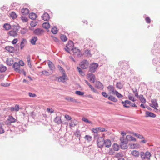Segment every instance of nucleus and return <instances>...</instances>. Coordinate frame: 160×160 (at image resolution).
Listing matches in <instances>:
<instances>
[{"label": "nucleus", "instance_id": "obj_44", "mask_svg": "<svg viewBox=\"0 0 160 160\" xmlns=\"http://www.w3.org/2000/svg\"><path fill=\"white\" fill-rule=\"evenodd\" d=\"M61 39L63 42H66L67 40V38L65 35H62L61 36Z\"/></svg>", "mask_w": 160, "mask_h": 160}, {"label": "nucleus", "instance_id": "obj_33", "mask_svg": "<svg viewBox=\"0 0 160 160\" xmlns=\"http://www.w3.org/2000/svg\"><path fill=\"white\" fill-rule=\"evenodd\" d=\"M3 28L6 30H8L11 28V25L8 23H5L3 25Z\"/></svg>", "mask_w": 160, "mask_h": 160}, {"label": "nucleus", "instance_id": "obj_57", "mask_svg": "<svg viewBox=\"0 0 160 160\" xmlns=\"http://www.w3.org/2000/svg\"><path fill=\"white\" fill-rule=\"evenodd\" d=\"M90 81L91 82L94 83L95 82V75H93L92 77L90 78Z\"/></svg>", "mask_w": 160, "mask_h": 160}, {"label": "nucleus", "instance_id": "obj_61", "mask_svg": "<svg viewBox=\"0 0 160 160\" xmlns=\"http://www.w3.org/2000/svg\"><path fill=\"white\" fill-rule=\"evenodd\" d=\"M28 95L29 96L31 97H35L36 96V95L35 94L32 93L31 92H29Z\"/></svg>", "mask_w": 160, "mask_h": 160}, {"label": "nucleus", "instance_id": "obj_62", "mask_svg": "<svg viewBox=\"0 0 160 160\" xmlns=\"http://www.w3.org/2000/svg\"><path fill=\"white\" fill-rule=\"evenodd\" d=\"M145 20L147 23H149L151 22V19L150 18L148 17H147L145 18Z\"/></svg>", "mask_w": 160, "mask_h": 160}, {"label": "nucleus", "instance_id": "obj_52", "mask_svg": "<svg viewBox=\"0 0 160 160\" xmlns=\"http://www.w3.org/2000/svg\"><path fill=\"white\" fill-rule=\"evenodd\" d=\"M132 90L133 91V92L135 94V96L136 97H138L139 96L137 89L135 88L134 89H132Z\"/></svg>", "mask_w": 160, "mask_h": 160}, {"label": "nucleus", "instance_id": "obj_24", "mask_svg": "<svg viewBox=\"0 0 160 160\" xmlns=\"http://www.w3.org/2000/svg\"><path fill=\"white\" fill-rule=\"evenodd\" d=\"M108 89L109 90V91L111 92L113 94H115V90L114 87L111 85H109L108 87Z\"/></svg>", "mask_w": 160, "mask_h": 160}, {"label": "nucleus", "instance_id": "obj_8", "mask_svg": "<svg viewBox=\"0 0 160 160\" xmlns=\"http://www.w3.org/2000/svg\"><path fill=\"white\" fill-rule=\"evenodd\" d=\"M44 30L41 28H38L35 29L33 33L38 36L41 35L44 32Z\"/></svg>", "mask_w": 160, "mask_h": 160}, {"label": "nucleus", "instance_id": "obj_25", "mask_svg": "<svg viewBox=\"0 0 160 160\" xmlns=\"http://www.w3.org/2000/svg\"><path fill=\"white\" fill-rule=\"evenodd\" d=\"M54 121L58 124H60L62 122L60 117L58 116H57L54 119Z\"/></svg>", "mask_w": 160, "mask_h": 160}, {"label": "nucleus", "instance_id": "obj_4", "mask_svg": "<svg viewBox=\"0 0 160 160\" xmlns=\"http://www.w3.org/2000/svg\"><path fill=\"white\" fill-rule=\"evenodd\" d=\"M98 66V63L94 62L92 63L89 66V71L92 73L96 71Z\"/></svg>", "mask_w": 160, "mask_h": 160}, {"label": "nucleus", "instance_id": "obj_41", "mask_svg": "<svg viewBox=\"0 0 160 160\" xmlns=\"http://www.w3.org/2000/svg\"><path fill=\"white\" fill-rule=\"evenodd\" d=\"M71 51H72L74 53H78L80 52V50L79 49L77 48L76 47H73Z\"/></svg>", "mask_w": 160, "mask_h": 160}, {"label": "nucleus", "instance_id": "obj_5", "mask_svg": "<svg viewBox=\"0 0 160 160\" xmlns=\"http://www.w3.org/2000/svg\"><path fill=\"white\" fill-rule=\"evenodd\" d=\"M89 65V63L86 60H84L81 62L79 64V66L81 68L83 69H86Z\"/></svg>", "mask_w": 160, "mask_h": 160}, {"label": "nucleus", "instance_id": "obj_43", "mask_svg": "<svg viewBox=\"0 0 160 160\" xmlns=\"http://www.w3.org/2000/svg\"><path fill=\"white\" fill-rule=\"evenodd\" d=\"M123 153L122 152H120L116 154L115 155V157L119 158L123 157Z\"/></svg>", "mask_w": 160, "mask_h": 160}, {"label": "nucleus", "instance_id": "obj_1", "mask_svg": "<svg viewBox=\"0 0 160 160\" xmlns=\"http://www.w3.org/2000/svg\"><path fill=\"white\" fill-rule=\"evenodd\" d=\"M120 141H121L120 146L122 149H125L128 148L127 144L128 141L126 139H125L123 137H120Z\"/></svg>", "mask_w": 160, "mask_h": 160}, {"label": "nucleus", "instance_id": "obj_9", "mask_svg": "<svg viewBox=\"0 0 160 160\" xmlns=\"http://www.w3.org/2000/svg\"><path fill=\"white\" fill-rule=\"evenodd\" d=\"M48 64L49 69L51 71H53L55 70V66L54 64L51 61L49 60H48Z\"/></svg>", "mask_w": 160, "mask_h": 160}, {"label": "nucleus", "instance_id": "obj_18", "mask_svg": "<svg viewBox=\"0 0 160 160\" xmlns=\"http://www.w3.org/2000/svg\"><path fill=\"white\" fill-rule=\"evenodd\" d=\"M6 62L7 65L9 66H11L14 63L13 59L10 58H7Z\"/></svg>", "mask_w": 160, "mask_h": 160}, {"label": "nucleus", "instance_id": "obj_23", "mask_svg": "<svg viewBox=\"0 0 160 160\" xmlns=\"http://www.w3.org/2000/svg\"><path fill=\"white\" fill-rule=\"evenodd\" d=\"M138 97H139L140 100L142 103H145L146 102V100L142 95H140Z\"/></svg>", "mask_w": 160, "mask_h": 160}, {"label": "nucleus", "instance_id": "obj_47", "mask_svg": "<svg viewBox=\"0 0 160 160\" xmlns=\"http://www.w3.org/2000/svg\"><path fill=\"white\" fill-rule=\"evenodd\" d=\"M123 86V85L122 84L121 82H117L116 84V87L119 89H122Z\"/></svg>", "mask_w": 160, "mask_h": 160}, {"label": "nucleus", "instance_id": "obj_10", "mask_svg": "<svg viewBox=\"0 0 160 160\" xmlns=\"http://www.w3.org/2000/svg\"><path fill=\"white\" fill-rule=\"evenodd\" d=\"M118 64L120 66H122L123 65L124 66H125V67H122V68L125 70L128 69V64L124 61H120Z\"/></svg>", "mask_w": 160, "mask_h": 160}, {"label": "nucleus", "instance_id": "obj_48", "mask_svg": "<svg viewBox=\"0 0 160 160\" xmlns=\"http://www.w3.org/2000/svg\"><path fill=\"white\" fill-rule=\"evenodd\" d=\"M145 156L147 159H149L151 156L150 153L148 151L146 152L145 153Z\"/></svg>", "mask_w": 160, "mask_h": 160}, {"label": "nucleus", "instance_id": "obj_22", "mask_svg": "<svg viewBox=\"0 0 160 160\" xmlns=\"http://www.w3.org/2000/svg\"><path fill=\"white\" fill-rule=\"evenodd\" d=\"M131 154L135 157H138L139 155V152L137 150H133L131 152Z\"/></svg>", "mask_w": 160, "mask_h": 160}, {"label": "nucleus", "instance_id": "obj_50", "mask_svg": "<svg viewBox=\"0 0 160 160\" xmlns=\"http://www.w3.org/2000/svg\"><path fill=\"white\" fill-rule=\"evenodd\" d=\"M122 103L123 105V106L124 107L128 108L130 107L129 104H127V103L125 102V101H122L121 102Z\"/></svg>", "mask_w": 160, "mask_h": 160}, {"label": "nucleus", "instance_id": "obj_31", "mask_svg": "<svg viewBox=\"0 0 160 160\" xmlns=\"http://www.w3.org/2000/svg\"><path fill=\"white\" fill-rule=\"evenodd\" d=\"M75 136L79 138V140L80 139V137L81 136V133L80 131L78 130H77L74 133Z\"/></svg>", "mask_w": 160, "mask_h": 160}, {"label": "nucleus", "instance_id": "obj_11", "mask_svg": "<svg viewBox=\"0 0 160 160\" xmlns=\"http://www.w3.org/2000/svg\"><path fill=\"white\" fill-rule=\"evenodd\" d=\"M104 145L105 147L109 148L111 146V142L110 140L109 139H104Z\"/></svg>", "mask_w": 160, "mask_h": 160}, {"label": "nucleus", "instance_id": "obj_39", "mask_svg": "<svg viewBox=\"0 0 160 160\" xmlns=\"http://www.w3.org/2000/svg\"><path fill=\"white\" fill-rule=\"evenodd\" d=\"M51 32L53 34H56L58 32V30L56 27H53L51 29Z\"/></svg>", "mask_w": 160, "mask_h": 160}, {"label": "nucleus", "instance_id": "obj_19", "mask_svg": "<svg viewBox=\"0 0 160 160\" xmlns=\"http://www.w3.org/2000/svg\"><path fill=\"white\" fill-rule=\"evenodd\" d=\"M5 49L10 53L13 52L14 50V48L12 46H8L5 47Z\"/></svg>", "mask_w": 160, "mask_h": 160}, {"label": "nucleus", "instance_id": "obj_36", "mask_svg": "<svg viewBox=\"0 0 160 160\" xmlns=\"http://www.w3.org/2000/svg\"><path fill=\"white\" fill-rule=\"evenodd\" d=\"M125 102L129 104V106H131L132 107H137L136 105L134 103H132L130 101L128 100H125Z\"/></svg>", "mask_w": 160, "mask_h": 160}, {"label": "nucleus", "instance_id": "obj_14", "mask_svg": "<svg viewBox=\"0 0 160 160\" xmlns=\"http://www.w3.org/2000/svg\"><path fill=\"white\" fill-rule=\"evenodd\" d=\"M146 117H151L152 118H155L156 115L154 113L151 112L147 111L145 112Z\"/></svg>", "mask_w": 160, "mask_h": 160}, {"label": "nucleus", "instance_id": "obj_63", "mask_svg": "<svg viewBox=\"0 0 160 160\" xmlns=\"http://www.w3.org/2000/svg\"><path fill=\"white\" fill-rule=\"evenodd\" d=\"M15 111H19V106L18 105L16 104L15 106Z\"/></svg>", "mask_w": 160, "mask_h": 160}, {"label": "nucleus", "instance_id": "obj_27", "mask_svg": "<svg viewBox=\"0 0 160 160\" xmlns=\"http://www.w3.org/2000/svg\"><path fill=\"white\" fill-rule=\"evenodd\" d=\"M139 147V145L138 144H130V148L132 149L138 148Z\"/></svg>", "mask_w": 160, "mask_h": 160}, {"label": "nucleus", "instance_id": "obj_59", "mask_svg": "<svg viewBox=\"0 0 160 160\" xmlns=\"http://www.w3.org/2000/svg\"><path fill=\"white\" fill-rule=\"evenodd\" d=\"M128 98L129 99L133 102H135L136 100V99H135V98L133 96H129Z\"/></svg>", "mask_w": 160, "mask_h": 160}, {"label": "nucleus", "instance_id": "obj_30", "mask_svg": "<svg viewBox=\"0 0 160 160\" xmlns=\"http://www.w3.org/2000/svg\"><path fill=\"white\" fill-rule=\"evenodd\" d=\"M84 139L88 142H89L92 140V138L89 135H86L84 137Z\"/></svg>", "mask_w": 160, "mask_h": 160}, {"label": "nucleus", "instance_id": "obj_16", "mask_svg": "<svg viewBox=\"0 0 160 160\" xmlns=\"http://www.w3.org/2000/svg\"><path fill=\"white\" fill-rule=\"evenodd\" d=\"M62 76H60L59 77L58 80L59 82H65V80L66 79V75H65V73H62Z\"/></svg>", "mask_w": 160, "mask_h": 160}, {"label": "nucleus", "instance_id": "obj_60", "mask_svg": "<svg viewBox=\"0 0 160 160\" xmlns=\"http://www.w3.org/2000/svg\"><path fill=\"white\" fill-rule=\"evenodd\" d=\"M65 117L66 119L68 120H70L72 119L71 117L68 115H66L65 116Z\"/></svg>", "mask_w": 160, "mask_h": 160}, {"label": "nucleus", "instance_id": "obj_35", "mask_svg": "<svg viewBox=\"0 0 160 160\" xmlns=\"http://www.w3.org/2000/svg\"><path fill=\"white\" fill-rule=\"evenodd\" d=\"M26 42V41L25 39H22L20 44V48L22 49L24 46V43Z\"/></svg>", "mask_w": 160, "mask_h": 160}, {"label": "nucleus", "instance_id": "obj_6", "mask_svg": "<svg viewBox=\"0 0 160 160\" xmlns=\"http://www.w3.org/2000/svg\"><path fill=\"white\" fill-rule=\"evenodd\" d=\"M12 68L16 72L20 73L22 72V70H20V65L19 64L18 62H15L12 65Z\"/></svg>", "mask_w": 160, "mask_h": 160}, {"label": "nucleus", "instance_id": "obj_34", "mask_svg": "<svg viewBox=\"0 0 160 160\" xmlns=\"http://www.w3.org/2000/svg\"><path fill=\"white\" fill-rule=\"evenodd\" d=\"M10 15L11 17L13 19H16L17 17V15L16 14V13H15L14 12H11L10 13Z\"/></svg>", "mask_w": 160, "mask_h": 160}, {"label": "nucleus", "instance_id": "obj_3", "mask_svg": "<svg viewBox=\"0 0 160 160\" xmlns=\"http://www.w3.org/2000/svg\"><path fill=\"white\" fill-rule=\"evenodd\" d=\"M104 139L102 137H99L97 140V145L98 147L102 148L104 146Z\"/></svg>", "mask_w": 160, "mask_h": 160}, {"label": "nucleus", "instance_id": "obj_45", "mask_svg": "<svg viewBox=\"0 0 160 160\" xmlns=\"http://www.w3.org/2000/svg\"><path fill=\"white\" fill-rule=\"evenodd\" d=\"M38 24L37 22L34 21H32L31 22L30 25L31 27H34L36 26L37 24Z\"/></svg>", "mask_w": 160, "mask_h": 160}, {"label": "nucleus", "instance_id": "obj_28", "mask_svg": "<svg viewBox=\"0 0 160 160\" xmlns=\"http://www.w3.org/2000/svg\"><path fill=\"white\" fill-rule=\"evenodd\" d=\"M38 38L36 37H32L31 39L30 42L32 45H35L36 44V42Z\"/></svg>", "mask_w": 160, "mask_h": 160}, {"label": "nucleus", "instance_id": "obj_51", "mask_svg": "<svg viewBox=\"0 0 160 160\" xmlns=\"http://www.w3.org/2000/svg\"><path fill=\"white\" fill-rule=\"evenodd\" d=\"M115 94L119 98H121L122 97V95L120 93H119L117 91L115 90Z\"/></svg>", "mask_w": 160, "mask_h": 160}, {"label": "nucleus", "instance_id": "obj_42", "mask_svg": "<svg viewBox=\"0 0 160 160\" xmlns=\"http://www.w3.org/2000/svg\"><path fill=\"white\" fill-rule=\"evenodd\" d=\"M113 149L115 151H117L119 149V147L118 145L116 143H114L113 144Z\"/></svg>", "mask_w": 160, "mask_h": 160}, {"label": "nucleus", "instance_id": "obj_38", "mask_svg": "<svg viewBox=\"0 0 160 160\" xmlns=\"http://www.w3.org/2000/svg\"><path fill=\"white\" fill-rule=\"evenodd\" d=\"M42 26L45 29H48L50 27V25L49 23L46 22L44 23Z\"/></svg>", "mask_w": 160, "mask_h": 160}, {"label": "nucleus", "instance_id": "obj_20", "mask_svg": "<svg viewBox=\"0 0 160 160\" xmlns=\"http://www.w3.org/2000/svg\"><path fill=\"white\" fill-rule=\"evenodd\" d=\"M29 10L27 8H23L21 9V12L23 15H26L29 13Z\"/></svg>", "mask_w": 160, "mask_h": 160}, {"label": "nucleus", "instance_id": "obj_17", "mask_svg": "<svg viewBox=\"0 0 160 160\" xmlns=\"http://www.w3.org/2000/svg\"><path fill=\"white\" fill-rule=\"evenodd\" d=\"M65 99L68 101L71 102H77V100L73 98H72L71 97H67L65 98Z\"/></svg>", "mask_w": 160, "mask_h": 160}, {"label": "nucleus", "instance_id": "obj_29", "mask_svg": "<svg viewBox=\"0 0 160 160\" xmlns=\"http://www.w3.org/2000/svg\"><path fill=\"white\" fill-rule=\"evenodd\" d=\"M132 133L140 139H142L144 138V137L142 135L138 134L137 133H134L133 132H132Z\"/></svg>", "mask_w": 160, "mask_h": 160}, {"label": "nucleus", "instance_id": "obj_40", "mask_svg": "<svg viewBox=\"0 0 160 160\" xmlns=\"http://www.w3.org/2000/svg\"><path fill=\"white\" fill-rule=\"evenodd\" d=\"M8 120L10 122H14L16 121V119L12 116H9Z\"/></svg>", "mask_w": 160, "mask_h": 160}, {"label": "nucleus", "instance_id": "obj_49", "mask_svg": "<svg viewBox=\"0 0 160 160\" xmlns=\"http://www.w3.org/2000/svg\"><path fill=\"white\" fill-rule=\"evenodd\" d=\"M82 120L83 121H84V122L86 123H89L91 124H92V123L91 121L88 120V119L87 118H82Z\"/></svg>", "mask_w": 160, "mask_h": 160}, {"label": "nucleus", "instance_id": "obj_64", "mask_svg": "<svg viewBox=\"0 0 160 160\" xmlns=\"http://www.w3.org/2000/svg\"><path fill=\"white\" fill-rule=\"evenodd\" d=\"M89 87L90 88H91V90L93 91V92H97V90L93 88V87L91 85L90 86H89Z\"/></svg>", "mask_w": 160, "mask_h": 160}, {"label": "nucleus", "instance_id": "obj_32", "mask_svg": "<svg viewBox=\"0 0 160 160\" xmlns=\"http://www.w3.org/2000/svg\"><path fill=\"white\" fill-rule=\"evenodd\" d=\"M7 70V67L3 65H0V71L1 72H5Z\"/></svg>", "mask_w": 160, "mask_h": 160}, {"label": "nucleus", "instance_id": "obj_55", "mask_svg": "<svg viewBox=\"0 0 160 160\" xmlns=\"http://www.w3.org/2000/svg\"><path fill=\"white\" fill-rule=\"evenodd\" d=\"M41 73H42V74L46 76H48L49 75V72H48L46 71V70L42 71L41 72Z\"/></svg>", "mask_w": 160, "mask_h": 160}, {"label": "nucleus", "instance_id": "obj_15", "mask_svg": "<svg viewBox=\"0 0 160 160\" xmlns=\"http://www.w3.org/2000/svg\"><path fill=\"white\" fill-rule=\"evenodd\" d=\"M42 18L44 21H47L49 19V16L48 13L45 12L42 16Z\"/></svg>", "mask_w": 160, "mask_h": 160}, {"label": "nucleus", "instance_id": "obj_2", "mask_svg": "<svg viewBox=\"0 0 160 160\" xmlns=\"http://www.w3.org/2000/svg\"><path fill=\"white\" fill-rule=\"evenodd\" d=\"M74 47V43L72 41H68L66 44V48H64L65 50L68 53H70L69 51L71 50Z\"/></svg>", "mask_w": 160, "mask_h": 160}, {"label": "nucleus", "instance_id": "obj_53", "mask_svg": "<svg viewBox=\"0 0 160 160\" xmlns=\"http://www.w3.org/2000/svg\"><path fill=\"white\" fill-rule=\"evenodd\" d=\"M57 67L59 69V70L62 72V73H65L64 70L60 66L58 65V66Z\"/></svg>", "mask_w": 160, "mask_h": 160}, {"label": "nucleus", "instance_id": "obj_21", "mask_svg": "<svg viewBox=\"0 0 160 160\" xmlns=\"http://www.w3.org/2000/svg\"><path fill=\"white\" fill-rule=\"evenodd\" d=\"M29 17L31 19L35 20L37 16L35 13L32 12L29 14Z\"/></svg>", "mask_w": 160, "mask_h": 160}, {"label": "nucleus", "instance_id": "obj_46", "mask_svg": "<svg viewBox=\"0 0 160 160\" xmlns=\"http://www.w3.org/2000/svg\"><path fill=\"white\" fill-rule=\"evenodd\" d=\"M77 70L79 72V74L81 75L82 76H84V73L81 70V68L78 67L77 68Z\"/></svg>", "mask_w": 160, "mask_h": 160}, {"label": "nucleus", "instance_id": "obj_13", "mask_svg": "<svg viewBox=\"0 0 160 160\" xmlns=\"http://www.w3.org/2000/svg\"><path fill=\"white\" fill-rule=\"evenodd\" d=\"M96 87L99 89H102L103 86L102 84L99 81H96L95 82Z\"/></svg>", "mask_w": 160, "mask_h": 160}, {"label": "nucleus", "instance_id": "obj_58", "mask_svg": "<svg viewBox=\"0 0 160 160\" xmlns=\"http://www.w3.org/2000/svg\"><path fill=\"white\" fill-rule=\"evenodd\" d=\"M97 129H98V131L100 132H104V131H106L107 130H105V129L104 128H101V127H98Z\"/></svg>", "mask_w": 160, "mask_h": 160}, {"label": "nucleus", "instance_id": "obj_37", "mask_svg": "<svg viewBox=\"0 0 160 160\" xmlns=\"http://www.w3.org/2000/svg\"><path fill=\"white\" fill-rule=\"evenodd\" d=\"M108 99L114 102H116L118 101L116 98L112 95H110L108 97Z\"/></svg>", "mask_w": 160, "mask_h": 160}, {"label": "nucleus", "instance_id": "obj_26", "mask_svg": "<svg viewBox=\"0 0 160 160\" xmlns=\"http://www.w3.org/2000/svg\"><path fill=\"white\" fill-rule=\"evenodd\" d=\"M126 139H127L128 140L136 141V139L135 138L130 135H128L126 136Z\"/></svg>", "mask_w": 160, "mask_h": 160}, {"label": "nucleus", "instance_id": "obj_12", "mask_svg": "<svg viewBox=\"0 0 160 160\" xmlns=\"http://www.w3.org/2000/svg\"><path fill=\"white\" fill-rule=\"evenodd\" d=\"M152 104L150 105V106L152 108L158 107V104L156 99H153L151 100Z\"/></svg>", "mask_w": 160, "mask_h": 160}, {"label": "nucleus", "instance_id": "obj_56", "mask_svg": "<svg viewBox=\"0 0 160 160\" xmlns=\"http://www.w3.org/2000/svg\"><path fill=\"white\" fill-rule=\"evenodd\" d=\"M140 156L141 158L143 159H145L146 158L145 156V153H144V152H141Z\"/></svg>", "mask_w": 160, "mask_h": 160}, {"label": "nucleus", "instance_id": "obj_7", "mask_svg": "<svg viewBox=\"0 0 160 160\" xmlns=\"http://www.w3.org/2000/svg\"><path fill=\"white\" fill-rule=\"evenodd\" d=\"M18 27H16L15 29H13L12 30H11L8 32V34L11 36L15 37L18 35L17 32L18 31Z\"/></svg>", "mask_w": 160, "mask_h": 160}, {"label": "nucleus", "instance_id": "obj_54", "mask_svg": "<svg viewBox=\"0 0 160 160\" xmlns=\"http://www.w3.org/2000/svg\"><path fill=\"white\" fill-rule=\"evenodd\" d=\"M75 93L79 95H83L84 94V93L83 92H81L79 91H77L75 92Z\"/></svg>", "mask_w": 160, "mask_h": 160}]
</instances>
